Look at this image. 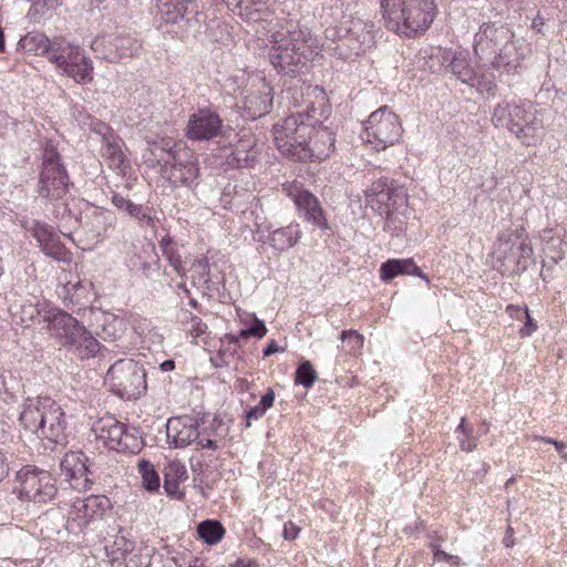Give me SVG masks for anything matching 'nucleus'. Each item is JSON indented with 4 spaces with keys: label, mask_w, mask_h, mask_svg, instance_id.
<instances>
[{
    "label": "nucleus",
    "mask_w": 567,
    "mask_h": 567,
    "mask_svg": "<svg viewBox=\"0 0 567 567\" xmlns=\"http://www.w3.org/2000/svg\"><path fill=\"white\" fill-rule=\"evenodd\" d=\"M62 4V0H38V14L40 13V8L42 13L47 11H53Z\"/></svg>",
    "instance_id": "nucleus-60"
},
{
    "label": "nucleus",
    "mask_w": 567,
    "mask_h": 567,
    "mask_svg": "<svg viewBox=\"0 0 567 567\" xmlns=\"http://www.w3.org/2000/svg\"><path fill=\"white\" fill-rule=\"evenodd\" d=\"M266 333L267 327L264 320L255 317L252 323L249 327L241 329L238 336H230V338L234 342H237L239 339H246L249 337L261 339L266 336Z\"/></svg>",
    "instance_id": "nucleus-51"
},
{
    "label": "nucleus",
    "mask_w": 567,
    "mask_h": 567,
    "mask_svg": "<svg viewBox=\"0 0 567 567\" xmlns=\"http://www.w3.org/2000/svg\"><path fill=\"white\" fill-rule=\"evenodd\" d=\"M457 441L464 452H472L476 447V437L473 435V431L470 432V435H457Z\"/></svg>",
    "instance_id": "nucleus-57"
},
{
    "label": "nucleus",
    "mask_w": 567,
    "mask_h": 567,
    "mask_svg": "<svg viewBox=\"0 0 567 567\" xmlns=\"http://www.w3.org/2000/svg\"><path fill=\"white\" fill-rule=\"evenodd\" d=\"M341 341L349 340L351 349H360L363 347V337L355 330H343L340 334Z\"/></svg>",
    "instance_id": "nucleus-55"
},
{
    "label": "nucleus",
    "mask_w": 567,
    "mask_h": 567,
    "mask_svg": "<svg viewBox=\"0 0 567 567\" xmlns=\"http://www.w3.org/2000/svg\"><path fill=\"white\" fill-rule=\"evenodd\" d=\"M403 275H413L424 279L426 282L430 281L429 277L416 266L412 258H393L382 262L380 266V279L384 282H389Z\"/></svg>",
    "instance_id": "nucleus-29"
},
{
    "label": "nucleus",
    "mask_w": 567,
    "mask_h": 567,
    "mask_svg": "<svg viewBox=\"0 0 567 567\" xmlns=\"http://www.w3.org/2000/svg\"><path fill=\"white\" fill-rule=\"evenodd\" d=\"M91 49L97 58L117 63L123 59L136 56L142 49V43L130 33H121L113 38H95L91 42Z\"/></svg>",
    "instance_id": "nucleus-17"
},
{
    "label": "nucleus",
    "mask_w": 567,
    "mask_h": 567,
    "mask_svg": "<svg viewBox=\"0 0 567 567\" xmlns=\"http://www.w3.org/2000/svg\"><path fill=\"white\" fill-rule=\"evenodd\" d=\"M258 151L252 136L240 138L227 158L228 165L233 167H252L257 161Z\"/></svg>",
    "instance_id": "nucleus-31"
},
{
    "label": "nucleus",
    "mask_w": 567,
    "mask_h": 567,
    "mask_svg": "<svg viewBox=\"0 0 567 567\" xmlns=\"http://www.w3.org/2000/svg\"><path fill=\"white\" fill-rule=\"evenodd\" d=\"M42 251L48 256L58 261L70 264L72 260L71 254L62 246L54 244L52 240L51 246L41 244Z\"/></svg>",
    "instance_id": "nucleus-52"
},
{
    "label": "nucleus",
    "mask_w": 567,
    "mask_h": 567,
    "mask_svg": "<svg viewBox=\"0 0 567 567\" xmlns=\"http://www.w3.org/2000/svg\"><path fill=\"white\" fill-rule=\"evenodd\" d=\"M196 532L203 543L216 545L224 538L226 529L217 519H205L197 525Z\"/></svg>",
    "instance_id": "nucleus-40"
},
{
    "label": "nucleus",
    "mask_w": 567,
    "mask_h": 567,
    "mask_svg": "<svg viewBox=\"0 0 567 567\" xmlns=\"http://www.w3.org/2000/svg\"><path fill=\"white\" fill-rule=\"evenodd\" d=\"M85 227L93 233L94 237L102 239L110 237L117 223L112 210L96 206L85 214Z\"/></svg>",
    "instance_id": "nucleus-27"
},
{
    "label": "nucleus",
    "mask_w": 567,
    "mask_h": 567,
    "mask_svg": "<svg viewBox=\"0 0 567 567\" xmlns=\"http://www.w3.org/2000/svg\"><path fill=\"white\" fill-rule=\"evenodd\" d=\"M473 49L477 59L502 73L515 72L522 63L513 31L497 23H483L474 35Z\"/></svg>",
    "instance_id": "nucleus-3"
},
{
    "label": "nucleus",
    "mask_w": 567,
    "mask_h": 567,
    "mask_svg": "<svg viewBox=\"0 0 567 567\" xmlns=\"http://www.w3.org/2000/svg\"><path fill=\"white\" fill-rule=\"evenodd\" d=\"M38 322L47 330L63 348H68L75 341L82 323L66 311L58 308L38 310Z\"/></svg>",
    "instance_id": "nucleus-16"
},
{
    "label": "nucleus",
    "mask_w": 567,
    "mask_h": 567,
    "mask_svg": "<svg viewBox=\"0 0 567 567\" xmlns=\"http://www.w3.org/2000/svg\"><path fill=\"white\" fill-rule=\"evenodd\" d=\"M178 321L193 339L202 338L208 329L207 324L198 316L186 309H181Z\"/></svg>",
    "instance_id": "nucleus-42"
},
{
    "label": "nucleus",
    "mask_w": 567,
    "mask_h": 567,
    "mask_svg": "<svg viewBox=\"0 0 567 567\" xmlns=\"http://www.w3.org/2000/svg\"><path fill=\"white\" fill-rule=\"evenodd\" d=\"M181 150H187L186 147L178 145L172 138H163L157 143H154V155L157 164L162 166L165 161L171 162L175 156V153Z\"/></svg>",
    "instance_id": "nucleus-46"
},
{
    "label": "nucleus",
    "mask_w": 567,
    "mask_h": 567,
    "mask_svg": "<svg viewBox=\"0 0 567 567\" xmlns=\"http://www.w3.org/2000/svg\"><path fill=\"white\" fill-rule=\"evenodd\" d=\"M35 470L30 465L25 466L17 474V481L20 483L21 488L19 495L21 499H31V488L34 485Z\"/></svg>",
    "instance_id": "nucleus-49"
},
{
    "label": "nucleus",
    "mask_w": 567,
    "mask_h": 567,
    "mask_svg": "<svg viewBox=\"0 0 567 567\" xmlns=\"http://www.w3.org/2000/svg\"><path fill=\"white\" fill-rule=\"evenodd\" d=\"M430 548L433 550V558L435 561H446L449 563L450 554L444 550H441L435 543H430Z\"/></svg>",
    "instance_id": "nucleus-63"
},
{
    "label": "nucleus",
    "mask_w": 567,
    "mask_h": 567,
    "mask_svg": "<svg viewBox=\"0 0 567 567\" xmlns=\"http://www.w3.org/2000/svg\"><path fill=\"white\" fill-rule=\"evenodd\" d=\"M517 310L520 311V309H517ZM522 315L524 316L526 321H525L524 327L520 329V334L523 337H529L534 331H536L537 326L533 322V319L530 318L527 307H525L522 310Z\"/></svg>",
    "instance_id": "nucleus-58"
},
{
    "label": "nucleus",
    "mask_w": 567,
    "mask_h": 567,
    "mask_svg": "<svg viewBox=\"0 0 567 567\" xmlns=\"http://www.w3.org/2000/svg\"><path fill=\"white\" fill-rule=\"evenodd\" d=\"M111 567H142L143 558L135 550V543L116 536L113 545L105 547Z\"/></svg>",
    "instance_id": "nucleus-25"
},
{
    "label": "nucleus",
    "mask_w": 567,
    "mask_h": 567,
    "mask_svg": "<svg viewBox=\"0 0 567 567\" xmlns=\"http://www.w3.org/2000/svg\"><path fill=\"white\" fill-rule=\"evenodd\" d=\"M317 380V372L313 369L310 361H302L296 371V384H300L305 388H311Z\"/></svg>",
    "instance_id": "nucleus-50"
},
{
    "label": "nucleus",
    "mask_w": 567,
    "mask_h": 567,
    "mask_svg": "<svg viewBox=\"0 0 567 567\" xmlns=\"http://www.w3.org/2000/svg\"><path fill=\"white\" fill-rule=\"evenodd\" d=\"M38 412L41 419L38 422V439L41 441L38 451L43 447L51 453H62L65 445L64 413L61 406L49 398L38 396Z\"/></svg>",
    "instance_id": "nucleus-14"
},
{
    "label": "nucleus",
    "mask_w": 567,
    "mask_h": 567,
    "mask_svg": "<svg viewBox=\"0 0 567 567\" xmlns=\"http://www.w3.org/2000/svg\"><path fill=\"white\" fill-rule=\"evenodd\" d=\"M367 203L373 210L384 215L383 229L392 236H402L406 229V189L388 177L372 183L367 192Z\"/></svg>",
    "instance_id": "nucleus-5"
},
{
    "label": "nucleus",
    "mask_w": 567,
    "mask_h": 567,
    "mask_svg": "<svg viewBox=\"0 0 567 567\" xmlns=\"http://www.w3.org/2000/svg\"><path fill=\"white\" fill-rule=\"evenodd\" d=\"M223 120L208 107H199L189 115L185 134L190 141L208 142L221 133Z\"/></svg>",
    "instance_id": "nucleus-19"
},
{
    "label": "nucleus",
    "mask_w": 567,
    "mask_h": 567,
    "mask_svg": "<svg viewBox=\"0 0 567 567\" xmlns=\"http://www.w3.org/2000/svg\"><path fill=\"white\" fill-rule=\"evenodd\" d=\"M381 10L389 30L413 37L431 25L436 4L434 0H381Z\"/></svg>",
    "instance_id": "nucleus-6"
},
{
    "label": "nucleus",
    "mask_w": 567,
    "mask_h": 567,
    "mask_svg": "<svg viewBox=\"0 0 567 567\" xmlns=\"http://www.w3.org/2000/svg\"><path fill=\"white\" fill-rule=\"evenodd\" d=\"M310 111L312 113L316 112L312 104L307 107V112L290 114L274 125V140L278 150L292 161L298 162L297 152L306 146V142L315 130V125L320 124V120L311 114Z\"/></svg>",
    "instance_id": "nucleus-8"
},
{
    "label": "nucleus",
    "mask_w": 567,
    "mask_h": 567,
    "mask_svg": "<svg viewBox=\"0 0 567 567\" xmlns=\"http://www.w3.org/2000/svg\"><path fill=\"white\" fill-rule=\"evenodd\" d=\"M533 248L523 230H505L498 235L493 252L495 268L504 276L524 272L533 257Z\"/></svg>",
    "instance_id": "nucleus-9"
},
{
    "label": "nucleus",
    "mask_w": 567,
    "mask_h": 567,
    "mask_svg": "<svg viewBox=\"0 0 567 567\" xmlns=\"http://www.w3.org/2000/svg\"><path fill=\"white\" fill-rule=\"evenodd\" d=\"M235 14L247 21L257 22L268 17L266 0H221Z\"/></svg>",
    "instance_id": "nucleus-30"
},
{
    "label": "nucleus",
    "mask_w": 567,
    "mask_h": 567,
    "mask_svg": "<svg viewBox=\"0 0 567 567\" xmlns=\"http://www.w3.org/2000/svg\"><path fill=\"white\" fill-rule=\"evenodd\" d=\"M480 92H486L488 95L495 94L496 84L493 80L481 78V86H476Z\"/></svg>",
    "instance_id": "nucleus-64"
},
{
    "label": "nucleus",
    "mask_w": 567,
    "mask_h": 567,
    "mask_svg": "<svg viewBox=\"0 0 567 567\" xmlns=\"http://www.w3.org/2000/svg\"><path fill=\"white\" fill-rule=\"evenodd\" d=\"M71 115L78 122L79 125H81V126L90 125L91 115L85 110L84 106L79 105V104H74L71 107Z\"/></svg>",
    "instance_id": "nucleus-56"
},
{
    "label": "nucleus",
    "mask_w": 567,
    "mask_h": 567,
    "mask_svg": "<svg viewBox=\"0 0 567 567\" xmlns=\"http://www.w3.org/2000/svg\"><path fill=\"white\" fill-rule=\"evenodd\" d=\"M112 204L120 210H124L131 217L135 218L142 227H154L155 220L151 216L148 208L140 204H135L120 193H113L111 197Z\"/></svg>",
    "instance_id": "nucleus-37"
},
{
    "label": "nucleus",
    "mask_w": 567,
    "mask_h": 567,
    "mask_svg": "<svg viewBox=\"0 0 567 567\" xmlns=\"http://www.w3.org/2000/svg\"><path fill=\"white\" fill-rule=\"evenodd\" d=\"M252 91L244 96L243 117L255 121L267 115L272 109V87L265 79L251 84Z\"/></svg>",
    "instance_id": "nucleus-21"
},
{
    "label": "nucleus",
    "mask_w": 567,
    "mask_h": 567,
    "mask_svg": "<svg viewBox=\"0 0 567 567\" xmlns=\"http://www.w3.org/2000/svg\"><path fill=\"white\" fill-rule=\"evenodd\" d=\"M111 507V501L105 495H90L85 498L74 499L71 514L74 515V519L86 524L92 519L102 517Z\"/></svg>",
    "instance_id": "nucleus-26"
},
{
    "label": "nucleus",
    "mask_w": 567,
    "mask_h": 567,
    "mask_svg": "<svg viewBox=\"0 0 567 567\" xmlns=\"http://www.w3.org/2000/svg\"><path fill=\"white\" fill-rule=\"evenodd\" d=\"M38 54L55 64L62 75L71 78L78 84L93 81L94 65L85 51L76 44L63 39L50 40L38 34Z\"/></svg>",
    "instance_id": "nucleus-7"
},
{
    "label": "nucleus",
    "mask_w": 567,
    "mask_h": 567,
    "mask_svg": "<svg viewBox=\"0 0 567 567\" xmlns=\"http://www.w3.org/2000/svg\"><path fill=\"white\" fill-rule=\"evenodd\" d=\"M60 467L73 489L85 492L93 485L89 457L81 451L65 453Z\"/></svg>",
    "instance_id": "nucleus-20"
},
{
    "label": "nucleus",
    "mask_w": 567,
    "mask_h": 567,
    "mask_svg": "<svg viewBox=\"0 0 567 567\" xmlns=\"http://www.w3.org/2000/svg\"><path fill=\"white\" fill-rule=\"evenodd\" d=\"M56 493V481L52 474L38 468V503L53 499Z\"/></svg>",
    "instance_id": "nucleus-44"
},
{
    "label": "nucleus",
    "mask_w": 567,
    "mask_h": 567,
    "mask_svg": "<svg viewBox=\"0 0 567 567\" xmlns=\"http://www.w3.org/2000/svg\"><path fill=\"white\" fill-rule=\"evenodd\" d=\"M110 391L123 400H136L147 389L146 372L142 364L133 359L115 361L105 374Z\"/></svg>",
    "instance_id": "nucleus-10"
},
{
    "label": "nucleus",
    "mask_w": 567,
    "mask_h": 567,
    "mask_svg": "<svg viewBox=\"0 0 567 567\" xmlns=\"http://www.w3.org/2000/svg\"><path fill=\"white\" fill-rule=\"evenodd\" d=\"M321 23L326 25H332L341 18H343V3L341 0H329L322 4L321 12L319 14Z\"/></svg>",
    "instance_id": "nucleus-48"
},
{
    "label": "nucleus",
    "mask_w": 567,
    "mask_h": 567,
    "mask_svg": "<svg viewBox=\"0 0 567 567\" xmlns=\"http://www.w3.org/2000/svg\"><path fill=\"white\" fill-rule=\"evenodd\" d=\"M227 429H224L223 421L215 416L209 427L199 429V437L195 441V450H212L217 451L221 446L224 436Z\"/></svg>",
    "instance_id": "nucleus-33"
},
{
    "label": "nucleus",
    "mask_w": 567,
    "mask_h": 567,
    "mask_svg": "<svg viewBox=\"0 0 567 567\" xmlns=\"http://www.w3.org/2000/svg\"><path fill=\"white\" fill-rule=\"evenodd\" d=\"M76 332L75 341L66 350L73 352L81 360L94 358L101 350L100 341L89 331L85 326H81Z\"/></svg>",
    "instance_id": "nucleus-34"
},
{
    "label": "nucleus",
    "mask_w": 567,
    "mask_h": 567,
    "mask_svg": "<svg viewBox=\"0 0 567 567\" xmlns=\"http://www.w3.org/2000/svg\"><path fill=\"white\" fill-rule=\"evenodd\" d=\"M189 274L192 284L196 288L209 289L210 284V266L206 257L194 260L190 267L186 270Z\"/></svg>",
    "instance_id": "nucleus-41"
},
{
    "label": "nucleus",
    "mask_w": 567,
    "mask_h": 567,
    "mask_svg": "<svg viewBox=\"0 0 567 567\" xmlns=\"http://www.w3.org/2000/svg\"><path fill=\"white\" fill-rule=\"evenodd\" d=\"M96 334L104 341L113 342L121 339L131 324L138 334H143L150 327L146 319L136 313L122 312L121 315L103 312L99 320Z\"/></svg>",
    "instance_id": "nucleus-18"
},
{
    "label": "nucleus",
    "mask_w": 567,
    "mask_h": 567,
    "mask_svg": "<svg viewBox=\"0 0 567 567\" xmlns=\"http://www.w3.org/2000/svg\"><path fill=\"white\" fill-rule=\"evenodd\" d=\"M161 174L174 187L194 188L198 185L199 164L189 150H181L173 161L162 164Z\"/></svg>",
    "instance_id": "nucleus-15"
},
{
    "label": "nucleus",
    "mask_w": 567,
    "mask_h": 567,
    "mask_svg": "<svg viewBox=\"0 0 567 567\" xmlns=\"http://www.w3.org/2000/svg\"><path fill=\"white\" fill-rule=\"evenodd\" d=\"M300 528L292 522H286L284 524L282 536L286 540H295L298 538Z\"/></svg>",
    "instance_id": "nucleus-59"
},
{
    "label": "nucleus",
    "mask_w": 567,
    "mask_h": 567,
    "mask_svg": "<svg viewBox=\"0 0 567 567\" xmlns=\"http://www.w3.org/2000/svg\"><path fill=\"white\" fill-rule=\"evenodd\" d=\"M449 66L461 82L470 86H481V76L471 65L467 52H456Z\"/></svg>",
    "instance_id": "nucleus-36"
},
{
    "label": "nucleus",
    "mask_w": 567,
    "mask_h": 567,
    "mask_svg": "<svg viewBox=\"0 0 567 567\" xmlns=\"http://www.w3.org/2000/svg\"><path fill=\"white\" fill-rule=\"evenodd\" d=\"M288 195L292 198L301 217L320 229H328L327 220L318 198L308 189L297 185L288 188Z\"/></svg>",
    "instance_id": "nucleus-24"
},
{
    "label": "nucleus",
    "mask_w": 567,
    "mask_h": 567,
    "mask_svg": "<svg viewBox=\"0 0 567 567\" xmlns=\"http://www.w3.org/2000/svg\"><path fill=\"white\" fill-rule=\"evenodd\" d=\"M138 473L142 478V486L148 492H157L159 484V476L154 468V465L147 461L142 460L138 462Z\"/></svg>",
    "instance_id": "nucleus-47"
},
{
    "label": "nucleus",
    "mask_w": 567,
    "mask_h": 567,
    "mask_svg": "<svg viewBox=\"0 0 567 567\" xmlns=\"http://www.w3.org/2000/svg\"><path fill=\"white\" fill-rule=\"evenodd\" d=\"M265 413L266 411L259 404L249 408L246 411V417L248 420L246 426H250V420H259Z\"/></svg>",
    "instance_id": "nucleus-61"
},
{
    "label": "nucleus",
    "mask_w": 567,
    "mask_h": 567,
    "mask_svg": "<svg viewBox=\"0 0 567 567\" xmlns=\"http://www.w3.org/2000/svg\"><path fill=\"white\" fill-rule=\"evenodd\" d=\"M163 256L165 257V259L168 261L169 266L175 270V272L178 276H181V277L186 276V269L183 265L182 257H181L179 252L177 251V249H174L171 251H165V254Z\"/></svg>",
    "instance_id": "nucleus-54"
},
{
    "label": "nucleus",
    "mask_w": 567,
    "mask_h": 567,
    "mask_svg": "<svg viewBox=\"0 0 567 567\" xmlns=\"http://www.w3.org/2000/svg\"><path fill=\"white\" fill-rule=\"evenodd\" d=\"M344 32L341 44L327 47V52L339 59H349L364 52L374 44V24L369 20L361 18H351L347 27H341L338 31L327 29L326 37L332 38L340 32Z\"/></svg>",
    "instance_id": "nucleus-11"
},
{
    "label": "nucleus",
    "mask_w": 567,
    "mask_h": 567,
    "mask_svg": "<svg viewBox=\"0 0 567 567\" xmlns=\"http://www.w3.org/2000/svg\"><path fill=\"white\" fill-rule=\"evenodd\" d=\"M324 51V44L307 24L290 20L276 34L269 60L278 73L293 74L306 66L307 62L322 56Z\"/></svg>",
    "instance_id": "nucleus-1"
},
{
    "label": "nucleus",
    "mask_w": 567,
    "mask_h": 567,
    "mask_svg": "<svg viewBox=\"0 0 567 567\" xmlns=\"http://www.w3.org/2000/svg\"><path fill=\"white\" fill-rule=\"evenodd\" d=\"M207 38L215 43L228 47L233 42V37L227 23L220 19H213L207 24Z\"/></svg>",
    "instance_id": "nucleus-45"
},
{
    "label": "nucleus",
    "mask_w": 567,
    "mask_h": 567,
    "mask_svg": "<svg viewBox=\"0 0 567 567\" xmlns=\"http://www.w3.org/2000/svg\"><path fill=\"white\" fill-rule=\"evenodd\" d=\"M70 177L59 152V141L50 137L42 145V164L38 181V195L48 200L54 218H72L68 203Z\"/></svg>",
    "instance_id": "nucleus-2"
},
{
    "label": "nucleus",
    "mask_w": 567,
    "mask_h": 567,
    "mask_svg": "<svg viewBox=\"0 0 567 567\" xmlns=\"http://www.w3.org/2000/svg\"><path fill=\"white\" fill-rule=\"evenodd\" d=\"M187 478V471L183 463L178 461L169 462L164 468V489L168 496L182 499L184 493L181 491V484Z\"/></svg>",
    "instance_id": "nucleus-35"
},
{
    "label": "nucleus",
    "mask_w": 567,
    "mask_h": 567,
    "mask_svg": "<svg viewBox=\"0 0 567 567\" xmlns=\"http://www.w3.org/2000/svg\"><path fill=\"white\" fill-rule=\"evenodd\" d=\"M205 19L206 17L198 9L197 3L194 0H192V2L188 4L187 13H185L182 19V22H184L185 25V31L179 35V38L183 39L187 37L189 33L196 35V33L199 32Z\"/></svg>",
    "instance_id": "nucleus-43"
},
{
    "label": "nucleus",
    "mask_w": 567,
    "mask_h": 567,
    "mask_svg": "<svg viewBox=\"0 0 567 567\" xmlns=\"http://www.w3.org/2000/svg\"><path fill=\"white\" fill-rule=\"evenodd\" d=\"M145 252L148 255V259L141 261L140 269L145 277H151L159 269V258L154 246H151Z\"/></svg>",
    "instance_id": "nucleus-53"
},
{
    "label": "nucleus",
    "mask_w": 567,
    "mask_h": 567,
    "mask_svg": "<svg viewBox=\"0 0 567 567\" xmlns=\"http://www.w3.org/2000/svg\"><path fill=\"white\" fill-rule=\"evenodd\" d=\"M334 134L326 126L315 125V130L308 137L306 146L299 148L298 162L323 161L328 158L334 150Z\"/></svg>",
    "instance_id": "nucleus-22"
},
{
    "label": "nucleus",
    "mask_w": 567,
    "mask_h": 567,
    "mask_svg": "<svg viewBox=\"0 0 567 567\" xmlns=\"http://www.w3.org/2000/svg\"><path fill=\"white\" fill-rule=\"evenodd\" d=\"M198 420L190 415L174 416L167 420L166 437L169 446L184 449L199 437Z\"/></svg>",
    "instance_id": "nucleus-23"
},
{
    "label": "nucleus",
    "mask_w": 567,
    "mask_h": 567,
    "mask_svg": "<svg viewBox=\"0 0 567 567\" xmlns=\"http://www.w3.org/2000/svg\"><path fill=\"white\" fill-rule=\"evenodd\" d=\"M38 527L44 539H52L65 527V515L59 507H51L38 516Z\"/></svg>",
    "instance_id": "nucleus-38"
},
{
    "label": "nucleus",
    "mask_w": 567,
    "mask_h": 567,
    "mask_svg": "<svg viewBox=\"0 0 567 567\" xmlns=\"http://www.w3.org/2000/svg\"><path fill=\"white\" fill-rule=\"evenodd\" d=\"M96 440L107 449L118 453H138L143 447V439L134 426L120 422L114 416L101 417L93 425Z\"/></svg>",
    "instance_id": "nucleus-13"
},
{
    "label": "nucleus",
    "mask_w": 567,
    "mask_h": 567,
    "mask_svg": "<svg viewBox=\"0 0 567 567\" xmlns=\"http://www.w3.org/2000/svg\"><path fill=\"white\" fill-rule=\"evenodd\" d=\"M492 123L523 145L535 146L545 135L544 112L532 101H502L494 106Z\"/></svg>",
    "instance_id": "nucleus-4"
},
{
    "label": "nucleus",
    "mask_w": 567,
    "mask_h": 567,
    "mask_svg": "<svg viewBox=\"0 0 567 567\" xmlns=\"http://www.w3.org/2000/svg\"><path fill=\"white\" fill-rule=\"evenodd\" d=\"M300 238V225L298 223H290L285 227L270 231L267 241L274 250L284 252L292 248Z\"/></svg>",
    "instance_id": "nucleus-32"
},
{
    "label": "nucleus",
    "mask_w": 567,
    "mask_h": 567,
    "mask_svg": "<svg viewBox=\"0 0 567 567\" xmlns=\"http://www.w3.org/2000/svg\"><path fill=\"white\" fill-rule=\"evenodd\" d=\"M35 306L32 303L21 305L12 312V323L17 334L32 340L35 336Z\"/></svg>",
    "instance_id": "nucleus-39"
},
{
    "label": "nucleus",
    "mask_w": 567,
    "mask_h": 567,
    "mask_svg": "<svg viewBox=\"0 0 567 567\" xmlns=\"http://www.w3.org/2000/svg\"><path fill=\"white\" fill-rule=\"evenodd\" d=\"M401 135L399 116L384 105L372 112L364 122L361 138L375 151H383L399 142Z\"/></svg>",
    "instance_id": "nucleus-12"
},
{
    "label": "nucleus",
    "mask_w": 567,
    "mask_h": 567,
    "mask_svg": "<svg viewBox=\"0 0 567 567\" xmlns=\"http://www.w3.org/2000/svg\"><path fill=\"white\" fill-rule=\"evenodd\" d=\"M190 2L192 0H156L158 30L181 22Z\"/></svg>",
    "instance_id": "nucleus-28"
},
{
    "label": "nucleus",
    "mask_w": 567,
    "mask_h": 567,
    "mask_svg": "<svg viewBox=\"0 0 567 567\" xmlns=\"http://www.w3.org/2000/svg\"><path fill=\"white\" fill-rule=\"evenodd\" d=\"M275 401V392L272 389H268L267 392L261 396L259 405L267 412L272 406Z\"/></svg>",
    "instance_id": "nucleus-62"
}]
</instances>
